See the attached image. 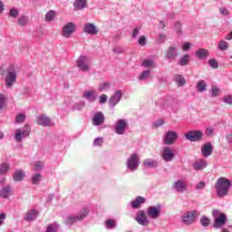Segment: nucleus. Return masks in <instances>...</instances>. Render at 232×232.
<instances>
[{"label":"nucleus","instance_id":"603ef678","mask_svg":"<svg viewBox=\"0 0 232 232\" xmlns=\"http://www.w3.org/2000/svg\"><path fill=\"white\" fill-rule=\"evenodd\" d=\"M209 218H208L207 217H202L200 218V224L204 227H208V226H209Z\"/></svg>","mask_w":232,"mask_h":232},{"label":"nucleus","instance_id":"dca6fc26","mask_svg":"<svg viewBox=\"0 0 232 232\" xmlns=\"http://www.w3.org/2000/svg\"><path fill=\"white\" fill-rule=\"evenodd\" d=\"M161 159L165 160V162H171L173 159H175V152L171 147H164L161 151Z\"/></svg>","mask_w":232,"mask_h":232},{"label":"nucleus","instance_id":"c03bdc74","mask_svg":"<svg viewBox=\"0 0 232 232\" xmlns=\"http://www.w3.org/2000/svg\"><path fill=\"white\" fill-rule=\"evenodd\" d=\"M150 75H151V71H149V70H146V71H143L140 77H139V80L140 81H146V79H150Z\"/></svg>","mask_w":232,"mask_h":232},{"label":"nucleus","instance_id":"9b49d317","mask_svg":"<svg viewBox=\"0 0 232 232\" xmlns=\"http://www.w3.org/2000/svg\"><path fill=\"white\" fill-rule=\"evenodd\" d=\"M160 211H162V205L150 206L147 208V217L151 220H157L160 217Z\"/></svg>","mask_w":232,"mask_h":232},{"label":"nucleus","instance_id":"c9c22d12","mask_svg":"<svg viewBox=\"0 0 232 232\" xmlns=\"http://www.w3.org/2000/svg\"><path fill=\"white\" fill-rule=\"evenodd\" d=\"M142 66H144V68H156L155 60H153V59H145L142 62Z\"/></svg>","mask_w":232,"mask_h":232},{"label":"nucleus","instance_id":"a878e982","mask_svg":"<svg viewBox=\"0 0 232 232\" xmlns=\"http://www.w3.org/2000/svg\"><path fill=\"white\" fill-rule=\"evenodd\" d=\"M32 169L36 172H41L43 169H44V161L36 160L32 163Z\"/></svg>","mask_w":232,"mask_h":232},{"label":"nucleus","instance_id":"8fccbe9b","mask_svg":"<svg viewBox=\"0 0 232 232\" xmlns=\"http://www.w3.org/2000/svg\"><path fill=\"white\" fill-rule=\"evenodd\" d=\"M33 184H39L43 180V176L41 175H34L31 179Z\"/></svg>","mask_w":232,"mask_h":232},{"label":"nucleus","instance_id":"69168bd1","mask_svg":"<svg viewBox=\"0 0 232 232\" xmlns=\"http://www.w3.org/2000/svg\"><path fill=\"white\" fill-rule=\"evenodd\" d=\"M205 133H206V135H208V137H212V135L214 133L213 128H211V127L207 128L205 130Z\"/></svg>","mask_w":232,"mask_h":232},{"label":"nucleus","instance_id":"2eb2a0df","mask_svg":"<svg viewBox=\"0 0 232 232\" xmlns=\"http://www.w3.org/2000/svg\"><path fill=\"white\" fill-rule=\"evenodd\" d=\"M136 222L140 224V226H149L150 220L148 219V215L146 214V211L144 210H139L136 213V216L134 218Z\"/></svg>","mask_w":232,"mask_h":232},{"label":"nucleus","instance_id":"c756f323","mask_svg":"<svg viewBox=\"0 0 232 232\" xmlns=\"http://www.w3.org/2000/svg\"><path fill=\"white\" fill-rule=\"evenodd\" d=\"M208 166V162L204 160H199L194 163V169L200 170L204 169Z\"/></svg>","mask_w":232,"mask_h":232},{"label":"nucleus","instance_id":"f8f14e48","mask_svg":"<svg viewBox=\"0 0 232 232\" xmlns=\"http://www.w3.org/2000/svg\"><path fill=\"white\" fill-rule=\"evenodd\" d=\"M202 137H204V133L201 130H189L185 134V138L190 142H198V140H202Z\"/></svg>","mask_w":232,"mask_h":232},{"label":"nucleus","instance_id":"423d86ee","mask_svg":"<svg viewBox=\"0 0 232 232\" xmlns=\"http://www.w3.org/2000/svg\"><path fill=\"white\" fill-rule=\"evenodd\" d=\"M140 164V157L139 154L132 153L130 155L126 161V168L129 171H137L139 169V165Z\"/></svg>","mask_w":232,"mask_h":232},{"label":"nucleus","instance_id":"bb28decb","mask_svg":"<svg viewBox=\"0 0 232 232\" xmlns=\"http://www.w3.org/2000/svg\"><path fill=\"white\" fill-rule=\"evenodd\" d=\"M208 55H209L208 49L201 48L196 51V57H198V59L204 60Z\"/></svg>","mask_w":232,"mask_h":232},{"label":"nucleus","instance_id":"13d9d810","mask_svg":"<svg viewBox=\"0 0 232 232\" xmlns=\"http://www.w3.org/2000/svg\"><path fill=\"white\" fill-rule=\"evenodd\" d=\"M174 28H175V31L177 32V34H182V31H181L182 24H180V22H177L174 24Z\"/></svg>","mask_w":232,"mask_h":232},{"label":"nucleus","instance_id":"680f3d73","mask_svg":"<svg viewBox=\"0 0 232 232\" xmlns=\"http://www.w3.org/2000/svg\"><path fill=\"white\" fill-rule=\"evenodd\" d=\"M108 101V95L106 94H102L99 98V102L100 104H104Z\"/></svg>","mask_w":232,"mask_h":232},{"label":"nucleus","instance_id":"9d476101","mask_svg":"<svg viewBox=\"0 0 232 232\" xmlns=\"http://www.w3.org/2000/svg\"><path fill=\"white\" fill-rule=\"evenodd\" d=\"M198 216V212L197 210L186 212L181 217L182 223L185 226H191V224H194L195 220H197Z\"/></svg>","mask_w":232,"mask_h":232},{"label":"nucleus","instance_id":"39448f33","mask_svg":"<svg viewBox=\"0 0 232 232\" xmlns=\"http://www.w3.org/2000/svg\"><path fill=\"white\" fill-rule=\"evenodd\" d=\"M88 213H90L88 208H82L76 216H67L65 218V224H67V226H72V224L81 222V220H84V218L88 217Z\"/></svg>","mask_w":232,"mask_h":232},{"label":"nucleus","instance_id":"a19ab883","mask_svg":"<svg viewBox=\"0 0 232 232\" xmlns=\"http://www.w3.org/2000/svg\"><path fill=\"white\" fill-rule=\"evenodd\" d=\"M173 104H175V99H173V98H167L163 102L162 106H163V108L167 109V108H169V107L173 106Z\"/></svg>","mask_w":232,"mask_h":232},{"label":"nucleus","instance_id":"1a4fd4ad","mask_svg":"<svg viewBox=\"0 0 232 232\" xmlns=\"http://www.w3.org/2000/svg\"><path fill=\"white\" fill-rule=\"evenodd\" d=\"M32 128L29 125H24L22 128H19L14 131V139L16 140V142H21L23 139L28 137L30 135Z\"/></svg>","mask_w":232,"mask_h":232},{"label":"nucleus","instance_id":"5fc2aeb1","mask_svg":"<svg viewBox=\"0 0 232 232\" xmlns=\"http://www.w3.org/2000/svg\"><path fill=\"white\" fill-rule=\"evenodd\" d=\"M208 64L211 68H214L215 70H217V68H218V62H217V60H215V59H210L208 61Z\"/></svg>","mask_w":232,"mask_h":232},{"label":"nucleus","instance_id":"ea45409f","mask_svg":"<svg viewBox=\"0 0 232 232\" xmlns=\"http://www.w3.org/2000/svg\"><path fill=\"white\" fill-rule=\"evenodd\" d=\"M173 104H175V99H173V98H167L163 102L162 106H163V108L167 109V108H169V107L173 106Z\"/></svg>","mask_w":232,"mask_h":232},{"label":"nucleus","instance_id":"0eeeda50","mask_svg":"<svg viewBox=\"0 0 232 232\" xmlns=\"http://www.w3.org/2000/svg\"><path fill=\"white\" fill-rule=\"evenodd\" d=\"M77 30V25L73 22L66 23L61 31V34L64 39H70Z\"/></svg>","mask_w":232,"mask_h":232},{"label":"nucleus","instance_id":"f03ea898","mask_svg":"<svg viewBox=\"0 0 232 232\" xmlns=\"http://www.w3.org/2000/svg\"><path fill=\"white\" fill-rule=\"evenodd\" d=\"M5 88H14L17 82V66L11 64L5 69Z\"/></svg>","mask_w":232,"mask_h":232},{"label":"nucleus","instance_id":"473e14b6","mask_svg":"<svg viewBox=\"0 0 232 232\" xmlns=\"http://www.w3.org/2000/svg\"><path fill=\"white\" fill-rule=\"evenodd\" d=\"M174 80L176 84H178V86H184V84H186V79L183 78V76L180 74H175Z\"/></svg>","mask_w":232,"mask_h":232},{"label":"nucleus","instance_id":"a211bd4d","mask_svg":"<svg viewBox=\"0 0 232 232\" xmlns=\"http://www.w3.org/2000/svg\"><path fill=\"white\" fill-rule=\"evenodd\" d=\"M165 57L167 61H175V59L179 57V50L177 49V46L170 45L166 51Z\"/></svg>","mask_w":232,"mask_h":232},{"label":"nucleus","instance_id":"393cba45","mask_svg":"<svg viewBox=\"0 0 232 232\" xmlns=\"http://www.w3.org/2000/svg\"><path fill=\"white\" fill-rule=\"evenodd\" d=\"M88 6V0H75L73 2V8L77 12L79 10H84Z\"/></svg>","mask_w":232,"mask_h":232},{"label":"nucleus","instance_id":"aec40b11","mask_svg":"<svg viewBox=\"0 0 232 232\" xmlns=\"http://www.w3.org/2000/svg\"><path fill=\"white\" fill-rule=\"evenodd\" d=\"M104 114L101 111H97L92 117L93 126H102L104 124Z\"/></svg>","mask_w":232,"mask_h":232},{"label":"nucleus","instance_id":"5701e85b","mask_svg":"<svg viewBox=\"0 0 232 232\" xmlns=\"http://www.w3.org/2000/svg\"><path fill=\"white\" fill-rule=\"evenodd\" d=\"M37 124L46 128L48 126H52V120H50V118H48L46 115L42 114L37 117Z\"/></svg>","mask_w":232,"mask_h":232},{"label":"nucleus","instance_id":"f704fd0d","mask_svg":"<svg viewBox=\"0 0 232 232\" xmlns=\"http://www.w3.org/2000/svg\"><path fill=\"white\" fill-rule=\"evenodd\" d=\"M198 92H199L200 93H202L203 92H206V89L208 88V84H206V81L201 80L197 83L196 86Z\"/></svg>","mask_w":232,"mask_h":232},{"label":"nucleus","instance_id":"49530a36","mask_svg":"<svg viewBox=\"0 0 232 232\" xmlns=\"http://www.w3.org/2000/svg\"><path fill=\"white\" fill-rule=\"evenodd\" d=\"M84 106H86V103H84L83 102L76 103L72 107V111H75L77 110L78 111H81V110H82Z\"/></svg>","mask_w":232,"mask_h":232},{"label":"nucleus","instance_id":"cd10ccee","mask_svg":"<svg viewBox=\"0 0 232 232\" xmlns=\"http://www.w3.org/2000/svg\"><path fill=\"white\" fill-rule=\"evenodd\" d=\"M144 168H157L159 166V161L151 159H146L143 161Z\"/></svg>","mask_w":232,"mask_h":232},{"label":"nucleus","instance_id":"f3484780","mask_svg":"<svg viewBox=\"0 0 232 232\" xmlns=\"http://www.w3.org/2000/svg\"><path fill=\"white\" fill-rule=\"evenodd\" d=\"M172 188L177 193H184L188 189V182L184 179H178L174 182Z\"/></svg>","mask_w":232,"mask_h":232},{"label":"nucleus","instance_id":"79ce46f5","mask_svg":"<svg viewBox=\"0 0 232 232\" xmlns=\"http://www.w3.org/2000/svg\"><path fill=\"white\" fill-rule=\"evenodd\" d=\"M188 63H189V54H184V55L181 56V58L179 59V64L180 66H187Z\"/></svg>","mask_w":232,"mask_h":232},{"label":"nucleus","instance_id":"864d4df0","mask_svg":"<svg viewBox=\"0 0 232 232\" xmlns=\"http://www.w3.org/2000/svg\"><path fill=\"white\" fill-rule=\"evenodd\" d=\"M152 126L153 128H160V126H164V120L163 119L157 120L152 123Z\"/></svg>","mask_w":232,"mask_h":232},{"label":"nucleus","instance_id":"bf43d9fd","mask_svg":"<svg viewBox=\"0 0 232 232\" xmlns=\"http://www.w3.org/2000/svg\"><path fill=\"white\" fill-rule=\"evenodd\" d=\"M24 179V175H14L13 180L14 182H21V180Z\"/></svg>","mask_w":232,"mask_h":232},{"label":"nucleus","instance_id":"20e7f679","mask_svg":"<svg viewBox=\"0 0 232 232\" xmlns=\"http://www.w3.org/2000/svg\"><path fill=\"white\" fill-rule=\"evenodd\" d=\"M212 215L214 217V227L216 229H220V227H224L226 226V222H227V217L223 212L219 210H213Z\"/></svg>","mask_w":232,"mask_h":232},{"label":"nucleus","instance_id":"052dcab7","mask_svg":"<svg viewBox=\"0 0 232 232\" xmlns=\"http://www.w3.org/2000/svg\"><path fill=\"white\" fill-rule=\"evenodd\" d=\"M204 188H206V182L200 181L199 183H198V184L196 185L195 189H196L197 191H200V189H204Z\"/></svg>","mask_w":232,"mask_h":232},{"label":"nucleus","instance_id":"58836bf2","mask_svg":"<svg viewBox=\"0 0 232 232\" xmlns=\"http://www.w3.org/2000/svg\"><path fill=\"white\" fill-rule=\"evenodd\" d=\"M35 218H37V210H30L27 213L26 220L32 222V220H35Z\"/></svg>","mask_w":232,"mask_h":232},{"label":"nucleus","instance_id":"6ab92c4d","mask_svg":"<svg viewBox=\"0 0 232 232\" xmlns=\"http://www.w3.org/2000/svg\"><path fill=\"white\" fill-rule=\"evenodd\" d=\"M83 32L88 35H97V34H99V29L94 24L87 23L83 27Z\"/></svg>","mask_w":232,"mask_h":232},{"label":"nucleus","instance_id":"2f4dec72","mask_svg":"<svg viewBox=\"0 0 232 232\" xmlns=\"http://www.w3.org/2000/svg\"><path fill=\"white\" fill-rule=\"evenodd\" d=\"M56 15H57V13H55V11L50 10L45 14V18H44L45 22L52 23V21L55 19Z\"/></svg>","mask_w":232,"mask_h":232},{"label":"nucleus","instance_id":"4be33fe9","mask_svg":"<svg viewBox=\"0 0 232 232\" xmlns=\"http://www.w3.org/2000/svg\"><path fill=\"white\" fill-rule=\"evenodd\" d=\"M82 97L89 101V102H95L97 101V92L95 90H88L83 92Z\"/></svg>","mask_w":232,"mask_h":232},{"label":"nucleus","instance_id":"72a5a7b5","mask_svg":"<svg viewBox=\"0 0 232 232\" xmlns=\"http://www.w3.org/2000/svg\"><path fill=\"white\" fill-rule=\"evenodd\" d=\"M111 88V83L109 82H103L99 84L98 90L99 92H108Z\"/></svg>","mask_w":232,"mask_h":232},{"label":"nucleus","instance_id":"b1692460","mask_svg":"<svg viewBox=\"0 0 232 232\" xmlns=\"http://www.w3.org/2000/svg\"><path fill=\"white\" fill-rule=\"evenodd\" d=\"M213 153V144L207 142L201 147V154L203 157H209Z\"/></svg>","mask_w":232,"mask_h":232},{"label":"nucleus","instance_id":"7c9ffc66","mask_svg":"<svg viewBox=\"0 0 232 232\" xmlns=\"http://www.w3.org/2000/svg\"><path fill=\"white\" fill-rule=\"evenodd\" d=\"M10 171V163L2 162L0 164V175H6Z\"/></svg>","mask_w":232,"mask_h":232},{"label":"nucleus","instance_id":"6e6552de","mask_svg":"<svg viewBox=\"0 0 232 232\" xmlns=\"http://www.w3.org/2000/svg\"><path fill=\"white\" fill-rule=\"evenodd\" d=\"M130 127L128 123V120L126 119H119L114 125V131L117 135H124L126 133V130Z\"/></svg>","mask_w":232,"mask_h":232},{"label":"nucleus","instance_id":"4468645a","mask_svg":"<svg viewBox=\"0 0 232 232\" xmlns=\"http://www.w3.org/2000/svg\"><path fill=\"white\" fill-rule=\"evenodd\" d=\"M122 90H117L114 92L113 95H111L109 99V106L111 108H115L119 102H121V99H122Z\"/></svg>","mask_w":232,"mask_h":232},{"label":"nucleus","instance_id":"4c0bfd02","mask_svg":"<svg viewBox=\"0 0 232 232\" xmlns=\"http://www.w3.org/2000/svg\"><path fill=\"white\" fill-rule=\"evenodd\" d=\"M106 229H115L117 227V221L115 219H107L105 221Z\"/></svg>","mask_w":232,"mask_h":232},{"label":"nucleus","instance_id":"4d7b16f0","mask_svg":"<svg viewBox=\"0 0 232 232\" xmlns=\"http://www.w3.org/2000/svg\"><path fill=\"white\" fill-rule=\"evenodd\" d=\"M141 30V27L140 26H138L136 28L133 29V32H132V39H137V37L139 36V33L140 32Z\"/></svg>","mask_w":232,"mask_h":232},{"label":"nucleus","instance_id":"37998d69","mask_svg":"<svg viewBox=\"0 0 232 232\" xmlns=\"http://www.w3.org/2000/svg\"><path fill=\"white\" fill-rule=\"evenodd\" d=\"M29 18L26 15H22L18 18V24L20 26H26L28 24Z\"/></svg>","mask_w":232,"mask_h":232},{"label":"nucleus","instance_id":"a18cd8bd","mask_svg":"<svg viewBox=\"0 0 232 232\" xmlns=\"http://www.w3.org/2000/svg\"><path fill=\"white\" fill-rule=\"evenodd\" d=\"M211 97H218L220 95V88L218 86L214 85L211 87L210 90Z\"/></svg>","mask_w":232,"mask_h":232},{"label":"nucleus","instance_id":"e433bc0d","mask_svg":"<svg viewBox=\"0 0 232 232\" xmlns=\"http://www.w3.org/2000/svg\"><path fill=\"white\" fill-rule=\"evenodd\" d=\"M229 48V43L226 42L225 40L219 41L218 44V49L220 50V52H226Z\"/></svg>","mask_w":232,"mask_h":232},{"label":"nucleus","instance_id":"338daca9","mask_svg":"<svg viewBox=\"0 0 232 232\" xmlns=\"http://www.w3.org/2000/svg\"><path fill=\"white\" fill-rule=\"evenodd\" d=\"M219 12L222 15H229V12L226 7L219 8Z\"/></svg>","mask_w":232,"mask_h":232},{"label":"nucleus","instance_id":"7ed1b4c3","mask_svg":"<svg viewBox=\"0 0 232 232\" xmlns=\"http://www.w3.org/2000/svg\"><path fill=\"white\" fill-rule=\"evenodd\" d=\"M76 68H78L80 72H90V70H92V58L86 55H81L76 60Z\"/></svg>","mask_w":232,"mask_h":232},{"label":"nucleus","instance_id":"3c124183","mask_svg":"<svg viewBox=\"0 0 232 232\" xmlns=\"http://www.w3.org/2000/svg\"><path fill=\"white\" fill-rule=\"evenodd\" d=\"M223 102H225V104H229L230 106H232V95L231 94L225 95L223 97Z\"/></svg>","mask_w":232,"mask_h":232},{"label":"nucleus","instance_id":"412c9836","mask_svg":"<svg viewBox=\"0 0 232 232\" xmlns=\"http://www.w3.org/2000/svg\"><path fill=\"white\" fill-rule=\"evenodd\" d=\"M146 204V198L138 196L134 200L130 202L132 209H140V206Z\"/></svg>","mask_w":232,"mask_h":232},{"label":"nucleus","instance_id":"c85d7f7f","mask_svg":"<svg viewBox=\"0 0 232 232\" xmlns=\"http://www.w3.org/2000/svg\"><path fill=\"white\" fill-rule=\"evenodd\" d=\"M11 191H12V188L10 186L4 187L0 190V197L2 198H8V197H10Z\"/></svg>","mask_w":232,"mask_h":232},{"label":"nucleus","instance_id":"774afa93","mask_svg":"<svg viewBox=\"0 0 232 232\" xmlns=\"http://www.w3.org/2000/svg\"><path fill=\"white\" fill-rule=\"evenodd\" d=\"M226 139H227V142L232 144V131L227 135Z\"/></svg>","mask_w":232,"mask_h":232},{"label":"nucleus","instance_id":"ddd939ff","mask_svg":"<svg viewBox=\"0 0 232 232\" xmlns=\"http://www.w3.org/2000/svg\"><path fill=\"white\" fill-rule=\"evenodd\" d=\"M177 139H179V133L175 130H169L165 134L163 142L167 146H171V144H175V142H177Z\"/></svg>","mask_w":232,"mask_h":232},{"label":"nucleus","instance_id":"e2e57ef3","mask_svg":"<svg viewBox=\"0 0 232 232\" xmlns=\"http://www.w3.org/2000/svg\"><path fill=\"white\" fill-rule=\"evenodd\" d=\"M25 120H26V115H24V114H18L16 116L15 121L16 122H23Z\"/></svg>","mask_w":232,"mask_h":232},{"label":"nucleus","instance_id":"09e8293b","mask_svg":"<svg viewBox=\"0 0 232 232\" xmlns=\"http://www.w3.org/2000/svg\"><path fill=\"white\" fill-rule=\"evenodd\" d=\"M94 146H97L98 148L102 147V144H104V139L102 137H98L93 141Z\"/></svg>","mask_w":232,"mask_h":232},{"label":"nucleus","instance_id":"f257e3e1","mask_svg":"<svg viewBox=\"0 0 232 232\" xmlns=\"http://www.w3.org/2000/svg\"><path fill=\"white\" fill-rule=\"evenodd\" d=\"M232 182L229 179L222 177L217 179L214 188L216 189V195L218 198H224L229 195Z\"/></svg>","mask_w":232,"mask_h":232},{"label":"nucleus","instance_id":"6e6d98bb","mask_svg":"<svg viewBox=\"0 0 232 232\" xmlns=\"http://www.w3.org/2000/svg\"><path fill=\"white\" fill-rule=\"evenodd\" d=\"M5 102H6V96L5 94H0V110L5 108Z\"/></svg>","mask_w":232,"mask_h":232},{"label":"nucleus","instance_id":"0e129e2a","mask_svg":"<svg viewBox=\"0 0 232 232\" xmlns=\"http://www.w3.org/2000/svg\"><path fill=\"white\" fill-rule=\"evenodd\" d=\"M138 43L140 46H146V36H140Z\"/></svg>","mask_w":232,"mask_h":232},{"label":"nucleus","instance_id":"de8ad7c7","mask_svg":"<svg viewBox=\"0 0 232 232\" xmlns=\"http://www.w3.org/2000/svg\"><path fill=\"white\" fill-rule=\"evenodd\" d=\"M19 15V9L13 7L12 9H10L9 11V17H13L14 19H15L16 17H18Z\"/></svg>","mask_w":232,"mask_h":232}]
</instances>
